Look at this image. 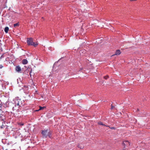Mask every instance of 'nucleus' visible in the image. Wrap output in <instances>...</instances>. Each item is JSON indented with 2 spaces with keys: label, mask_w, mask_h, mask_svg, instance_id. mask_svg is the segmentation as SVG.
<instances>
[{
  "label": "nucleus",
  "mask_w": 150,
  "mask_h": 150,
  "mask_svg": "<svg viewBox=\"0 0 150 150\" xmlns=\"http://www.w3.org/2000/svg\"><path fill=\"white\" fill-rule=\"evenodd\" d=\"M27 43L29 45H33L34 47H35L38 45V44L35 43L33 42V40L32 38H27Z\"/></svg>",
  "instance_id": "nucleus-1"
},
{
  "label": "nucleus",
  "mask_w": 150,
  "mask_h": 150,
  "mask_svg": "<svg viewBox=\"0 0 150 150\" xmlns=\"http://www.w3.org/2000/svg\"><path fill=\"white\" fill-rule=\"evenodd\" d=\"M15 103L16 104L15 105V107H13V111L16 110V107H17L18 108H19L20 107V105L21 104V102L20 101H19L17 100L15 102Z\"/></svg>",
  "instance_id": "nucleus-2"
},
{
  "label": "nucleus",
  "mask_w": 150,
  "mask_h": 150,
  "mask_svg": "<svg viewBox=\"0 0 150 150\" xmlns=\"http://www.w3.org/2000/svg\"><path fill=\"white\" fill-rule=\"evenodd\" d=\"M42 134L43 137L47 138L48 134V131L47 129L42 130Z\"/></svg>",
  "instance_id": "nucleus-3"
},
{
  "label": "nucleus",
  "mask_w": 150,
  "mask_h": 150,
  "mask_svg": "<svg viewBox=\"0 0 150 150\" xmlns=\"http://www.w3.org/2000/svg\"><path fill=\"white\" fill-rule=\"evenodd\" d=\"M130 145L129 142L127 141H125L123 142L122 145L124 148H125V146H129Z\"/></svg>",
  "instance_id": "nucleus-4"
},
{
  "label": "nucleus",
  "mask_w": 150,
  "mask_h": 150,
  "mask_svg": "<svg viewBox=\"0 0 150 150\" xmlns=\"http://www.w3.org/2000/svg\"><path fill=\"white\" fill-rule=\"evenodd\" d=\"M16 70L17 72H19L21 71V69L19 66H18L16 67Z\"/></svg>",
  "instance_id": "nucleus-5"
},
{
  "label": "nucleus",
  "mask_w": 150,
  "mask_h": 150,
  "mask_svg": "<svg viewBox=\"0 0 150 150\" xmlns=\"http://www.w3.org/2000/svg\"><path fill=\"white\" fill-rule=\"evenodd\" d=\"M121 53V52L120 51V50H117L115 52V54L113 55H112V56H114L115 55H119Z\"/></svg>",
  "instance_id": "nucleus-6"
},
{
  "label": "nucleus",
  "mask_w": 150,
  "mask_h": 150,
  "mask_svg": "<svg viewBox=\"0 0 150 150\" xmlns=\"http://www.w3.org/2000/svg\"><path fill=\"white\" fill-rule=\"evenodd\" d=\"M22 63L23 64H26L28 63V62L27 59H23L22 60Z\"/></svg>",
  "instance_id": "nucleus-7"
},
{
  "label": "nucleus",
  "mask_w": 150,
  "mask_h": 150,
  "mask_svg": "<svg viewBox=\"0 0 150 150\" xmlns=\"http://www.w3.org/2000/svg\"><path fill=\"white\" fill-rule=\"evenodd\" d=\"M9 30V28L8 27H6L5 28L4 31L6 33H7Z\"/></svg>",
  "instance_id": "nucleus-8"
},
{
  "label": "nucleus",
  "mask_w": 150,
  "mask_h": 150,
  "mask_svg": "<svg viewBox=\"0 0 150 150\" xmlns=\"http://www.w3.org/2000/svg\"><path fill=\"white\" fill-rule=\"evenodd\" d=\"M52 133V132H48V136L50 138H51V137Z\"/></svg>",
  "instance_id": "nucleus-9"
},
{
  "label": "nucleus",
  "mask_w": 150,
  "mask_h": 150,
  "mask_svg": "<svg viewBox=\"0 0 150 150\" xmlns=\"http://www.w3.org/2000/svg\"><path fill=\"white\" fill-rule=\"evenodd\" d=\"M39 110H41L45 108V107L44 106L43 107H42L41 106H39Z\"/></svg>",
  "instance_id": "nucleus-10"
},
{
  "label": "nucleus",
  "mask_w": 150,
  "mask_h": 150,
  "mask_svg": "<svg viewBox=\"0 0 150 150\" xmlns=\"http://www.w3.org/2000/svg\"><path fill=\"white\" fill-rule=\"evenodd\" d=\"M19 25V23H15V24H13V26L15 27H16L17 26H18Z\"/></svg>",
  "instance_id": "nucleus-11"
},
{
  "label": "nucleus",
  "mask_w": 150,
  "mask_h": 150,
  "mask_svg": "<svg viewBox=\"0 0 150 150\" xmlns=\"http://www.w3.org/2000/svg\"><path fill=\"white\" fill-rule=\"evenodd\" d=\"M98 124L99 125H102L106 126H106V125H105L103 124L102 123V122H98Z\"/></svg>",
  "instance_id": "nucleus-12"
},
{
  "label": "nucleus",
  "mask_w": 150,
  "mask_h": 150,
  "mask_svg": "<svg viewBox=\"0 0 150 150\" xmlns=\"http://www.w3.org/2000/svg\"><path fill=\"white\" fill-rule=\"evenodd\" d=\"M78 147L80 149H82L83 148V146L80 144H79L78 145Z\"/></svg>",
  "instance_id": "nucleus-13"
},
{
  "label": "nucleus",
  "mask_w": 150,
  "mask_h": 150,
  "mask_svg": "<svg viewBox=\"0 0 150 150\" xmlns=\"http://www.w3.org/2000/svg\"><path fill=\"white\" fill-rule=\"evenodd\" d=\"M18 124L19 125H20V126H23L24 125L23 123L21 122L18 123Z\"/></svg>",
  "instance_id": "nucleus-14"
},
{
  "label": "nucleus",
  "mask_w": 150,
  "mask_h": 150,
  "mask_svg": "<svg viewBox=\"0 0 150 150\" xmlns=\"http://www.w3.org/2000/svg\"><path fill=\"white\" fill-rule=\"evenodd\" d=\"M104 78L106 79H107L108 78H109V77L108 76H104Z\"/></svg>",
  "instance_id": "nucleus-15"
},
{
  "label": "nucleus",
  "mask_w": 150,
  "mask_h": 150,
  "mask_svg": "<svg viewBox=\"0 0 150 150\" xmlns=\"http://www.w3.org/2000/svg\"><path fill=\"white\" fill-rule=\"evenodd\" d=\"M5 127V126L4 125H2V126H1V129H2Z\"/></svg>",
  "instance_id": "nucleus-16"
},
{
  "label": "nucleus",
  "mask_w": 150,
  "mask_h": 150,
  "mask_svg": "<svg viewBox=\"0 0 150 150\" xmlns=\"http://www.w3.org/2000/svg\"><path fill=\"white\" fill-rule=\"evenodd\" d=\"M16 110H16L17 111V112H18L19 111L18 108L17 107H16Z\"/></svg>",
  "instance_id": "nucleus-17"
},
{
  "label": "nucleus",
  "mask_w": 150,
  "mask_h": 150,
  "mask_svg": "<svg viewBox=\"0 0 150 150\" xmlns=\"http://www.w3.org/2000/svg\"><path fill=\"white\" fill-rule=\"evenodd\" d=\"M0 69H1L3 67L1 65H0Z\"/></svg>",
  "instance_id": "nucleus-18"
},
{
  "label": "nucleus",
  "mask_w": 150,
  "mask_h": 150,
  "mask_svg": "<svg viewBox=\"0 0 150 150\" xmlns=\"http://www.w3.org/2000/svg\"><path fill=\"white\" fill-rule=\"evenodd\" d=\"M114 107V106L111 105V109H113Z\"/></svg>",
  "instance_id": "nucleus-19"
},
{
  "label": "nucleus",
  "mask_w": 150,
  "mask_h": 150,
  "mask_svg": "<svg viewBox=\"0 0 150 150\" xmlns=\"http://www.w3.org/2000/svg\"><path fill=\"white\" fill-rule=\"evenodd\" d=\"M110 128L112 129H115V128L114 127H111Z\"/></svg>",
  "instance_id": "nucleus-20"
},
{
  "label": "nucleus",
  "mask_w": 150,
  "mask_h": 150,
  "mask_svg": "<svg viewBox=\"0 0 150 150\" xmlns=\"http://www.w3.org/2000/svg\"><path fill=\"white\" fill-rule=\"evenodd\" d=\"M39 110H36L35 111H37H37H39Z\"/></svg>",
  "instance_id": "nucleus-21"
},
{
  "label": "nucleus",
  "mask_w": 150,
  "mask_h": 150,
  "mask_svg": "<svg viewBox=\"0 0 150 150\" xmlns=\"http://www.w3.org/2000/svg\"><path fill=\"white\" fill-rule=\"evenodd\" d=\"M30 73H31V72H30V76H31V74H30Z\"/></svg>",
  "instance_id": "nucleus-22"
}]
</instances>
